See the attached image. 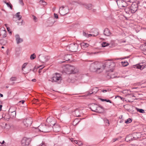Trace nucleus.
I'll return each instance as SVG.
<instances>
[{
  "mask_svg": "<svg viewBox=\"0 0 146 146\" xmlns=\"http://www.w3.org/2000/svg\"><path fill=\"white\" fill-rule=\"evenodd\" d=\"M101 63L97 62L92 63L90 67V70L92 72L100 73L104 70V67Z\"/></svg>",
  "mask_w": 146,
  "mask_h": 146,
  "instance_id": "nucleus-1",
  "label": "nucleus"
},
{
  "mask_svg": "<svg viewBox=\"0 0 146 146\" xmlns=\"http://www.w3.org/2000/svg\"><path fill=\"white\" fill-rule=\"evenodd\" d=\"M89 106L92 111L96 113H102L104 111V108L100 105L92 103L90 104Z\"/></svg>",
  "mask_w": 146,
  "mask_h": 146,
  "instance_id": "nucleus-2",
  "label": "nucleus"
},
{
  "mask_svg": "<svg viewBox=\"0 0 146 146\" xmlns=\"http://www.w3.org/2000/svg\"><path fill=\"white\" fill-rule=\"evenodd\" d=\"M38 129L40 131L44 132H48L51 131L52 129V127L43 124L38 126Z\"/></svg>",
  "mask_w": 146,
  "mask_h": 146,
  "instance_id": "nucleus-3",
  "label": "nucleus"
},
{
  "mask_svg": "<svg viewBox=\"0 0 146 146\" xmlns=\"http://www.w3.org/2000/svg\"><path fill=\"white\" fill-rule=\"evenodd\" d=\"M102 63L103 65L102 66L104 67V70L105 68H113L115 66V64L113 62L109 60Z\"/></svg>",
  "mask_w": 146,
  "mask_h": 146,
  "instance_id": "nucleus-4",
  "label": "nucleus"
},
{
  "mask_svg": "<svg viewBox=\"0 0 146 146\" xmlns=\"http://www.w3.org/2000/svg\"><path fill=\"white\" fill-rule=\"evenodd\" d=\"M66 69V70L69 72V74H74L78 72L77 69L73 66L68 65Z\"/></svg>",
  "mask_w": 146,
  "mask_h": 146,
  "instance_id": "nucleus-5",
  "label": "nucleus"
},
{
  "mask_svg": "<svg viewBox=\"0 0 146 146\" xmlns=\"http://www.w3.org/2000/svg\"><path fill=\"white\" fill-rule=\"evenodd\" d=\"M117 3L119 7L121 9L127 7L128 5L126 2L122 0H117Z\"/></svg>",
  "mask_w": 146,
  "mask_h": 146,
  "instance_id": "nucleus-6",
  "label": "nucleus"
},
{
  "mask_svg": "<svg viewBox=\"0 0 146 146\" xmlns=\"http://www.w3.org/2000/svg\"><path fill=\"white\" fill-rule=\"evenodd\" d=\"M52 82H60L62 80V77L59 74L56 73L51 78Z\"/></svg>",
  "mask_w": 146,
  "mask_h": 146,
  "instance_id": "nucleus-7",
  "label": "nucleus"
},
{
  "mask_svg": "<svg viewBox=\"0 0 146 146\" xmlns=\"http://www.w3.org/2000/svg\"><path fill=\"white\" fill-rule=\"evenodd\" d=\"M78 45L77 44H71L67 46V48H69L70 51L75 52L78 50Z\"/></svg>",
  "mask_w": 146,
  "mask_h": 146,
  "instance_id": "nucleus-8",
  "label": "nucleus"
},
{
  "mask_svg": "<svg viewBox=\"0 0 146 146\" xmlns=\"http://www.w3.org/2000/svg\"><path fill=\"white\" fill-rule=\"evenodd\" d=\"M33 122V120L32 118L29 117L23 120V122L24 125L26 127L30 126Z\"/></svg>",
  "mask_w": 146,
  "mask_h": 146,
  "instance_id": "nucleus-9",
  "label": "nucleus"
},
{
  "mask_svg": "<svg viewBox=\"0 0 146 146\" xmlns=\"http://www.w3.org/2000/svg\"><path fill=\"white\" fill-rule=\"evenodd\" d=\"M46 122L48 123V125L52 127V126L56 123V121L54 118L52 117H49L46 120Z\"/></svg>",
  "mask_w": 146,
  "mask_h": 146,
  "instance_id": "nucleus-10",
  "label": "nucleus"
},
{
  "mask_svg": "<svg viewBox=\"0 0 146 146\" xmlns=\"http://www.w3.org/2000/svg\"><path fill=\"white\" fill-rule=\"evenodd\" d=\"M31 141L30 138L24 137L21 141V145L23 146L29 145Z\"/></svg>",
  "mask_w": 146,
  "mask_h": 146,
  "instance_id": "nucleus-11",
  "label": "nucleus"
},
{
  "mask_svg": "<svg viewBox=\"0 0 146 146\" xmlns=\"http://www.w3.org/2000/svg\"><path fill=\"white\" fill-rule=\"evenodd\" d=\"M131 13H134L138 9V3L134 2H133L131 6Z\"/></svg>",
  "mask_w": 146,
  "mask_h": 146,
  "instance_id": "nucleus-12",
  "label": "nucleus"
},
{
  "mask_svg": "<svg viewBox=\"0 0 146 146\" xmlns=\"http://www.w3.org/2000/svg\"><path fill=\"white\" fill-rule=\"evenodd\" d=\"M38 58L39 60L42 63H44L47 61L50 57L48 56H44L40 55L39 56Z\"/></svg>",
  "mask_w": 146,
  "mask_h": 146,
  "instance_id": "nucleus-13",
  "label": "nucleus"
},
{
  "mask_svg": "<svg viewBox=\"0 0 146 146\" xmlns=\"http://www.w3.org/2000/svg\"><path fill=\"white\" fill-rule=\"evenodd\" d=\"M64 6H62L60 7L59 10V12L60 14L62 15H64L68 13V11H65V9H64Z\"/></svg>",
  "mask_w": 146,
  "mask_h": 146,
  "instance_id": "nucleus-14",
  "label": "nucleus"
},
{
  "mask_svg": "<svg viewBox=\"0 0 146 146\" xmlns=\"http://www.w3.org/2000/svg\"><path fill=\"white\" fill-rule=\"evenodd\" d=\"M52 128L54 132H58L59 131L60 129V127L57 124L52 126Z\"/></svg>",
  "mask_w": 146,
  "mask_h": 146,
  "instance_id": "nucleus-15",
  "label": "nucleus"
},
{
  "mask_svg": "<svg viewBox=\"0 0 146 146\" xmlns=\"http://www.w3.org/2000/svg\"><path fill=\"white\" fill-rule=\"evenodd\" d=\"M17 44H19L23 42V40L22 38H21L18 35H16L15 36Z\"/></svg>",
  "mask_w": 146,
  "mask_h": 146,
  "instance_id": "nucleus-16",
  "label": "nucleus"
},
{
  "mask_svg": "<svg viewBox=\"0 0 146 146\" xmlns=\"http://www.w3.org/2000/svg\"><path fill=\"white\" fill-rule=\"evenodd\" d=\"M146 66V64H143V63H140L135 65V67L139 69L143 70Z\"/></svg>",
  "mask_w": 146,
  "mask_h": 146,
  "instance_id": "nucleus-17",
  "label": "nucleus"
},
{
  "mask_svg": "<svg viewBox=\"0 0 146 146\" xmlns=\"http://www.w3.org/2000/svg\"><path fill=\"white\" fill-rule=\"evenodd\" d=\"M111 34L110 31L107 28H106L104 31V34L106 36H109Z\"/></svg>",
  "mask_w": 146,
  "mask_h": 146,
  "instance_id": "nucleus-18",
  "label": "nucleus"
},
{
  "mask_svg": "<svg viewBox=\"0 0 146 146\" xmlns=\"http://www.w3.org/2000/svg\"><path fill=\"white\" fill-rule=\"evenodd\" d=\"M72 55L70 54H67L64 56V60L66 61H69L70 59H72Z\"/></svg>",
  "mask_w": 146,
  "mask_h": 146,
  "instance_id": "nucleus-19",
  "label": "nucleus"
},
{
  "mask_svg": "<svg viewBox=\"0 0 146 146\" xmlns=\"http://www.w3.org/2000/svg\"><path fill=\"white\" fill-rule=\"evenodd\" d=\"M80 44L82 48L84 50L85 49V48L89 46V44H88L84 42L81 43Z\"/></svg>",
  "mask_w": 146,
  "mask_h": 146,
  "instance_id": "nucleus-20",
  "label": "nucleus"
},
{
  "mask_svg": "<svg viewBox=\"0 0 146 146\" xmlns=\"http://www.w3.org/2000/svg\"><path fill=\"white\" fill-rule=\"evenodd\" d=\"M134 137L131 135H129L127 136L125 138V141L128 142L132 140Z\"/></svg>",
  "mask_w": 146,
  "mask_h": 146,
  "instance_id": "nucleus-21",
  "label": "nucleus"
},
{
  "mask_svg": "<svg viewBox=\"0 0 146 146\" xmlns=\"http://www.w3.org/2000/svg\"><path fill=\"white\" fill-rule=\"evenodd\" d=\"M81 111V110H79L78 109H76L74 111L75 115L77 117H80L81 116L80 115V112Z\"/></svg>",
  "mask_w": 146,
  "mask_h": 146,
  "instance_id": "nucleus-22",
  "label": "nucleus"
},
{
  "mask_svg": "<svg viewBox=\"0 0 146 146\" xmlns=\"http://www.w3.org/2000/svg\"><path fill=\"white\" fill-rule=\"evenodd\" d=\"M83 5L86 9H88L90 10L92 8V5L91 4H84Z\"/></svg>",
  "mask_w": 146,
  "mask_h": 146,
  "instance_id": "nucleus-23",
  "label": "nucleus"
},
{
  "mask_svg": "<svg viewBox=\"0 0 146 146\" xmlns=\"http://www.w3.org/2000/svg\"><path fill=\"white\" fill-rule=\"evenodd\" d=\"M125 12L127 14H130L131 13V9L129 7H126L124 9V10Z\"/></svg>",
  "mask_w": 146,
  "mask_h": 146,
  "instance_id": "nucleus-24",
  "label": "nucleus"
},
{
  "mask_svg": "<svg viewBox=\"0 0 146 146\" xmlns=\"http://www.w3.org/2000/svg\"><path fill=\"white\" fill-rule=\"evenodd\" d=\"M27 64V63H25L22 66V70L23 71H24L25 72V73H28L31 70V69H29V70H28V71H25L24 70V69L25 68V67Z\"/></svg>",
  "mask_w": 146,
  "mask_h": 146,
  "instance_id": "nucleus-25",
  "label": "nucleus"
},
{
  "mask_svg": "<svg viewBox=\"0 0 146 146\" xmlns=\"http://www.w3.org/2000/svg\"><path fill=\"white\" fill-rule=\"evenodd\" d=\"M6 32L5 31H3L0 32V36L3 38H4L6 36Z\"/></svg>",
  "mask_w": 146,
  "mask_h": 146,
  "instance_id": "nucleus-26",
  "label": "nucleus"
},
{
  "mask_svg": "<svg viewBox=\"0 0 146 146\" xmlns=\"http://www.w3.org/2000/svg\"><path fill=\"white\" fill-rule=\"evenodd\" d=\"M92 33L93 34V36H96L98 34V30L96 29H94Z\"/></svg>",
  "mask_w": 146,
  "mask_h": 146,
  "instance_id": "nucleus-27",
  "label": "nucleus"
},
{
  "mask_svg": "<svg viewBox=\"0 0 146 146\" xmlns=\"http://www.w3.org/2000/svg\"><path fill=\"white\" fill-rule=\"evenodd\" d=\"M16 108L14 107H11L9 109V113H11L13 112L16 111Z\"/></svg>",
  "mask_w": 146,
  "mask_h": 146,
  "instance_id": "nucleus-28",
  "label": "nucleus"
},
{
  "mask_svg": "<svg viewBox=\"0 0 146 146\" xmlns=\"http://www.w3.org/2000/svg\"><path fill=\"white\" fill-rule=\"evenodd\" d=\"M80 121L78 118H77L74 120L73 122V125H77Z\"/></svg>",
  "mask_w": 146,
  "mask_h": 146,
  "instance_id": "nucleus-29",
  "label": "nucleus"
},
{
  "mask_svg": "<svg viewBox=\"0 0 146 146\" xmlns=\"http://www.w3.org/2000/svg\"><path fill=\"white\" fill-rule=\"evenodd\" d=\"M135 109L137 111H138L140 113H145L144 110L143 109H139L137 108H136Z\"/></svg>",
  "mask_w": 146,
  "mask_h": 146,
  "instance_id": "nucleus-30",
  "label": "nucleus"
},
{
  "mask_svg": "<svg viewBox=\"0 0 146 146\" xmlns=\"http://www.w3.org/2000/svg\"><path fill=\"white\" fill-rule=\"evenodd\" d=\"M121 64L122 65L123 67L126 66L129 64L128 63L127 61L121 62Z\"/></svg>",
  "mask_w": 146,
  "mask_h": 146,
  "instance_id": "nucleus-31",
  "label": "nucleus"
},
{
  "mask_svg": "<svg viewBox=\"0 0 146 146\" xmlns=\"http://www.w3.org/2000/svg\"><path fill=\"white\" fill-rule=\"evenodd\" d=\"M104 122L106 123V126H109L110 124V123L108 120L106 118H104Z\"/></svg>",
  "mask_w": 146,
  "mask_h": 146,
  "instance_id": "nucleus-32",
  "label": "nucleus"
},
{
  "mask_svg": "<svg viewBox=\"0 0 146 146\" xmlns=\"http://www.w3.org/2000/svg\"><path fill=\"white\" fill-rule=\"evenodd\" d=\"M11 117L13 118L15 117L16 115V112H12L10 113H9Z\"/></svg>",
  "mask_w": 146,
  "mask_h": 146,
  "instance_id": "nucleus-33",
  "label": "nucleus"
},
{
  "mask_svg": "<svg viewBox=\"0 0 146 146\" xmlns=\"http://www.w3.org/2000/svg\"><path fill=\"white\" fill-rule=\"evenodd\" d=\"M96 90V91H94L93 92H92L91 93L90 92H89L90 94H93L94 93H95H95H96L98 91V88H95L92 89V90L94 91V90Z\"/></svg>",
  "mask_w": 146,
  "mask_h": 146,
  "instance_id": "nucleus-34",
  "label": "nucleus"
},
{
  "mask_svg": "<svg viewBox=\"0 0 146 146\" xmlns=\"http://www.w3.org/2000/svg\"><path fill=\"white\" fill-rule=\"evenodd\" d=\"M142 48V50L144 51H146V43L142 45L141 48Z\"/></svg>",
  "mask_w": 146,
  "mask_h": 146,
  "instance_id": "nucleus-35",
  "label": "nucleus"
},
{
  "mask_svg": "<svg viewBox=\"0 0 146 146\" xmlns=\"http://www.w3.org/2000/svg\"><path fill=\"white\" fill-rule=\"evenodd\" d=\"M20 13V12H18L16 15V17L19 18V20H20L22 17V16L19 15Z\"/></svg>",
  "mask_w": 146,
  "mask_h": 146,
  "instance_id": "nucleus-36",
  "label": "nucleus"
},
{
  "mask_svg": "<svg viewBox=\"0 0 146 146\" xmlns=\"http://www.w3.org/2000/svg\"><path fill=\"white\" fill-rule=\"evenodd\" d=\"M102 47H105L108 45L109 44L108 43H106V42H103L102 43Z\"/></svg>",
  "mask_w": 146,
  "mask_h": 146,
  "instance_id": "nucleus-37",
  "label": "nucleus"
},
{
  "mask_svg": "<svg viewBox=\"0 0 146 146\" xmlns=\"http://www.w3.org/2000/svg\"><path fill=\"white\" fill-rule=\"evenodd\" d=\"M74 142L75 143L77 144L79 146H81V145H82V142L78 141L75 140L74 141Z\"/></svg>",
  "mask_w": 146,
  "mask_h": 146,
  "instance_id": "nucleus-38",
  "label": "nucleus"
},
{
  "mask_svg": "<svg viewBox=\"0 0 146 146\" xmlns=\"http://www.w3.org/2000/svg\"><path fill=\"white\" fill-rule=\"evenodd\" d=\"M36 58V55L35 53L31 54L30 56V59L31 60H33Z\"/></svg>",
  "mask_w": 146,
  "mask_h": 146,
  "instance_id": "nucleus-39",
  "label": "nucleus"
},
{
  "mask_svg": "<svg viewBox=\"0 0 146 146\" xmlns=\"http://www.w3.org/2000/svg\"><path fill=\"white\" fill-rule=\"evenodd\" d=\"M132 121L131 119L130 118H129L126 121H125V123H130Z\"/></svg>",
  "mask_w": 146,
  "mask_h": 146,
  "instance_id": "nucleus-40",
  "label": "nucleus"
},
{
  "mask_svg": "<svg viewBox=\"0 0 146 146\" xmlns=\"http://www.w3.org/2000/svg\"><path fill=\"white\" fill-rule=\"evenodd\" d=\"M5 3L7 4L8 7H9L11 9H12V5L11 4H9L8 3H7L6 2H5Z\"/></svg>",
  "mask_w": 146,
  "mask_h": 146,
  "instance_id": "nucleus-41",
  "label": "nucleus"
},
{
  "mask_svg": "<svg viewBox=\"0 0 146 146\" xmlns=\"http://www.w3.org/2000/svg\"><path fill=\"white\" fill-rule=\"evenodd\" d=\"M17 79V78L16 77H12L10 78V80L11 81H16Z\"/></svg>",
  "mask_w": 146,
  "mask_h": 146,
  "instance_id": "nucleus-42",
  "label": "nucleus"
},
{
  "mask_svg": "<svg viewBox=\"0 0 146 146\" xmlns=\"http://www.w3.org/2000/svg\"><path fill=\"white\" fill-rule=\"evenodd\" d=\"M19 4L22 6H23L24 5V3L23 2V0H19Z\"/></svg>",
  "mask_w": 146,
  "mask_h": 146,
  "instance_id": "nucleus-43",
  "label": "nucleus"
},
{
  "mask_svg": "<svg viewBox=\"0 0 146 146\" xmlns=\"http://www.w3.org/2000/svg\"><path fill=\"white\" fill-rule=\"evenodd\" d=\"M23 21H22L21 22L18 23V25H23Z\"/></svg>",
  "mask_w": 146,
  "mask_h": 146,
  "instance_id": "nucleus-44",
  "label": "nucleus"
},
{
  "mask_svg": "<svg viewBox=\"0 0 146 146\" xmlns=\"http://www.w3.org/2000/svg\"><path fill=\"white\" fill-rule=\"evenodd\" d=\"M54 18L56 19H58V15L55 13H54Z\"/></svg>",
  "mask_w": 146,
  "mask_h": 146,
  "instance_id": "nucleus-45",
  "label": "nucleus"
},
{
  "mask_svg": "<svg viewBox=\"0 0 146 146\" xmlns=\"http://www.w3.org/2000/svg\"><path fill=\"white\" fill-rule=\"evenodd\" d=\"M104 101H106L107 102H109L110 103H111L112 102L110 100H107V99H105Z\"/></svg>",
  "mask_w": 146,
  "mask_h": 146,
  "instance_id": "nucleus-46",
  "label": "nucleus"
},
{
  "mask_svg": "<svg viewBox=\"0 0 146 146\" xmlns=\"http://www.w3.org/2000/svg\"><path fill=\"white\" fill-rule=\"evenodd\" d=\"M40 3H44V4H43V5H45V4L46 3V2H44L43 0H41L40 1Z\"/></svg>",
  "mask_w": 146,
  "mask_h": 146,
  "instance_id": "nucleus-47",
  "label": "nucleus"
},
{
  "mask_svg": "<svg viewBox=\"0 0 146 146\" xmlns=\"http://www.w3.org/2000/svg\"><path fill=\"white\" fill-rule=\"evenodd\" d=\"M88 34V33H86L85 32H83V35L84 36H85L86 37H87V35Z\"/></svg>",
  "mask_w": 146,
  "mask_h": 146,
  "instance_id": "nucleus-48",
  "label": "nucleus"
},
{
  "mask_svg": "<svg viewBox=\"0 0 146 146\" xmlns=\"http://www.w3.org/2000/svg\"><path fill=\"white\" fill-rule=\"evenodd\" d=\"M87 37H89L92 36H93V34H88L87 35Z\"/></svg>",
  "mask_w": 146,
  "mask_h": 146,
  "instance_id": "nucleus-49",
  "label": "nucleus"
},
{
  "mask_svg": "<svg viewBox=\"0 0 146 146\" xmlns=\"http://www.w3.org/2000/svg\"><path fill=\"white\" fill-rule=\"evenodd\" d=\"M117 97L119 98L122 100H124L123 98L122 97L119 96H117Z\"/></svg>",
  "mask_w": 146,
  "mask_h": 146,
  "instance_id": "nucleus-50",
  "label": "nucleus"
},
{
  "mask_svg": "<svg viewBox=\"0 0 146 146\" xmlns=\"http://www.w3.org/2000/svg\"><path fill=\"white\" fill-rule=\"evenodd\" d=\"M7 29L8 31L9 32V33H10L11 34V31L9 32V31L10 30V28L9 27H7Z\"/></svg>",
  "mask_w": 146,
  "mask_h": 146,
  "instance_id": "nucleus-51",
  "label": "nucleus"
},
{
  "mask_svg": "<svg viewBox=\"0 0 146 146\" xmlns=\"http://www.w3.org/2000/svg\"><path fill=\"white\" fill-rule=\"evenodd\" d=\"M118 139V138H115L114 139H113V142H114L115 141L117 140Z\"/></svg>",
  "mask_w": 146,
  "mask_h": 146,
  "instance_id": "nucleus-52",
  "label": "nucleus"
},
{
  "mask_svg": "<svg viewBox=\"0 0 146 146\" xmlns=\"http://www.w3.org/2000/svg\"><path fill=\"white\" fill-rule=\"evenodd\" d=\"M33 19L34 20H36L37 19L36 17L34 15H33Z\"/></svg>",
  "mask_w": 146,
  "mask_h": 146,
  "instance_id": "nucleus-53",
  "label": "nucleus"
},
{
  "mask_svg": "<svg viewBox=\"0 0 146 146\" xmlns=\"http://www.w3.org/2000/svg\"><path fill=\"white\" fill-rule=\"evenodd\" d=\"M107 90H102V92H107Z\"/></svg>",
  "mask_w": 146,
  "mask_h": 146,
  "instance_id": "nucleus-54",
  "label": "nucleus"
},
{
  "mask_svg": "<svg viewBox=\"0 0 146 146\" xmlns=\"http://www.w3.org/2000/svg\"><path fill=\"white\" fill-rule=\"evenodd\" d=\"M25 102V101L24 100H22L21 101H20L19 102H21L22 103V104H23Z\"/></svg>",
  "mask_w": 146,
  "mask_h": 146,
  "instance_id": "nucleus-55",
  "label": "nucleus"
},
{
  "mask_svg": "<svg viewBox=\"0 0 146 146\" xmlns=\"http://www.w3.org/2000/svg\"><path fill=\"white\" fill-rule=\"evenodd\" d=\"M100 100H101V101H102V102L104 101V100H105L104 99H102V98H100Z\"/></svg>",
  "mask_w": 146,
  "mask_h": 146,
  "instance_id": "nucleus-56",
  "label": "nucleus"
},
{
  "mask_svg": "<svg viewBox=\"0 0 146 146\" xmlns=\"http://www.w3.org/2000/svg\"><path fill=\"white\" fill-rule=\"evenodd\" d=\"M32 81L34 82H35L36 81V80L35 79H34L32 80Z\"/></svg>",
  "mask_w": 146,
  "mask_h": 146,
  "instance_id": "nucleus-57",
  "label": "nucleus"
},
{
  "mask_svg": "<svg viewBox=\"0 0 146 146\" xmlns=\"http://www.w3.org/2000/svg\"><path fill=\"white\" fill-rule=\"evenodd\" d=\"M2 107V105H0V111H1V110Z\"/></svg>",
  "mask_w": 146,
  "mask_h": 146,
  "instance_id": "nucleus-58",
  "label": "nucleus"
},
{
  "mask_svg": "<svg viewBox=\"0 0 146 146\" xmlns=\"http://www.w3.org/2000/svg\"><path fill=\"white\" fill-rule=\"evenodd\" d=\"M129 146H136L135 145L133 144H130Z\"/></svg>",
  "mask_w": 146,
  "mask_h": 146,
  "instance_id": "nucleus-59",
  "label": "nucleus"
},
{
  "mask_svg": "<svg viewBox=\"0 0 146 146\" xmlns=\"http://www.w3.org/2000/svg\"><path fill=\"white\" fill-rule=\"evenodd\" d=\"M0 96L1 97H3V95L1 93H0Z\"/></svg>",
  "mask_w": 146,
  "mask_h": 146,
  "instance_id": "nucleus-60",
  "label": "nucleus"
},
{
  "mask_svg": "<svg viewBox=\"0 0 146 146\" xmlns=\"http://www.w3.org/2000/svg\"><path fill=\"white\" fill-rule=\"evenodd\" d=\"M40 146H46L45 144H42V145H41Z\"/></svg>",
  "mask_w": 146,
  "mask_h": 146,
  "instance_id": "nucleus-61",
  "label": "nucleus"
},
{
  "mask_svg": "<svg viewBox=\"0 0 146 146\" xmlns=\"http://www.w3.org/2000/svg\"><path fill=\"white\" fill-rule=\"evenodd\" d=\"M129 57H128V56H127V57H126V58H121V60H122L123 59H124V58H128Z\"/></svg>",
  "mask_w": 146,
  "mask_h": 146,
  "instance_id": "nucleus-62",
  "label": "nucleus"
},
{
  "mask_svg": "<svg viewBox=\"0 0 146 146\" xmlns=\"http://www.w3.org/2000/svg\"><path fill=\"white\" fill-rule=\"evenodd\" d=\"M3 41V40H1L0 41V42L1 43H2V42Z\"/></svg>",
  "mask_w": 146,
  "mask_h": 146,
  "instance_id": "nucleus-63",
  "label": "nucleus"
},
{
  "mask_svg": "<svg viewBox=\"0 0 146 146\" xmlns=\"http://www.w3.org/2000/svg\"><path fill=\"white\" fill-rule=\"evenodd\" d=\"M35 67L34 68V69H33V71L34 72H35Z\"/></svg>",
  "mask_w": 146,
  "mask_h": 146,
  "instance_id": "nucleus-64",
  "label": "nucleus"
}]
</instances>
